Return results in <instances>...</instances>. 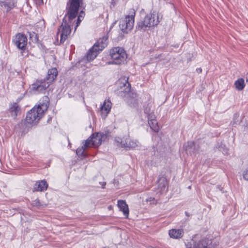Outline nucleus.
<instances>
[{"instance_id": "nucleus-1", "label": "nucleus", "mask_w": 248, "mask_h": 248, "mask_svg": "<svg viewBox=\"0 0 248 248\" xmlns=\"http://www.w3.org/2000/svg\"><path fill=\"white\" fill-rule=\"evenodd\" d=\"M84 7L83 0H68L66 14L57 32V36L59 34L60 35L59 44L63 43L67 39L71 32V27H74L75 31L76 30L85 16L84 12L82 10L77 17L78 13Z\"/></svg>"}, {"instance_id": "nucleus-2", "label": "nucleus", "mask_w": 248, "mask_h": 248, "mask_svg": "<svg viewBox=\"0 0 248 248\" xmlns=\"http://www.w3.org/2000/svg\"><path fill=\"white\" fill-rule=\"evenodd\" d=\"M49 99L48 96H44L40 100L38 106H35L27 114L26 121L28 124H36L43 117L45 111L48 108Z\"/></svg>"}, {"instance_id": "nucleus-3", "label": "nucleus", "mask_w": 248, "mask_h": 248, "mask_svg": "<svg viewBox=\"0 0 248 248\" xmlns=\"http://www.w3.org/2000/svg\"><path fill=\"white\" fill-rule=\"evenodd\" d=\"M159 13L154 11L147 15L143 20L139 21L136 26V29L140 31H146L147 28H150L158 25L161 19Z\"/></svg>"}, {"instance_id": "nucleus-4", "label": "nucleus", "mask_w": 248, "mask_h": 248, "mask_svg": "<svg viewBox=\"0 0 248 248\" xmlns=\"http://www.w3.org/2000/svg\"><path fill=\"white\" fill-rule=\"evenodd\" d=\"M124 83H123V87L121 86V96L125 98L127 102L134 107H136L137 104V100L136 99L137 94L131 91L130 84L128 82V78L124 79Z\"/></svg>"}, {"instance_id": "nucleus-5", "label": "nucleus", "mask_w": 248, "mask_h": 248, "mask_svg": "<svg viewBox=\"0 0 248 248\" xmlns=\"http://www.w3.org/2000/svg\"><path fill=\"white\" fill-rule=\"evenodd\" d=\"M110 55L113 60L112 63L121 64L124 63L127 58L124 50L120 47L113 48L110 51Z\"/></svg>"}, {"instance_id": "nucleus-6", "label": "nucleus", "mask_w": 248, "mask_h": 248, "mask_svg": "<svg viewBox=\"0 0 248 248\" xmlns=\"http://www.w3.org/2000/svg\"><path fill=\"white\" fill-rule=\"evenodd\" d=\"M106 138V135L103 133L93 134L90 138L85 140V146H90V147H98Z\"/></svg>"}, {"instance_id": "nucleus-7", "label": "nucleus", "mask_w": 248, "mask_h": 248, "mask_svg": "<svg viewBox=\"0 0 248 248\" xmlns=\"http://www.w3.org/2000/svg\"><path fill=\"white\" fill-rule=\"evenodd\" d=\"M115 141L118 143V145H120L122 147L129 149L135 148L139 145V142L137 140L130 139L128 136H124L123 138L116 137Z\"/></svg>"}, {"instance_id": "nucleus-8", "label": "nucleus", "mask_w": 248, "mask_h": 248, "mask_svg": "<svg viewBox=\"0 0 248 248\" xmlns=\"http://www.w3.org/2000/svg\"><path fill=\"white\" fill-rule=\"evenodd\" d=\"M106 46V43H103L102 40H99L87 53L86 56L87 60L91 61L94 59L99 51L102 50Z\"/></svg>"}, {"instance_id": "nucleus-9", "label": "nucleus", "mask_w": 248, "mask_h": 248, "mask_svg": "<svg viewBox=\"0 0 248 248\" xmlns=\"http://www.w3.org/2000/svg\"><path fill=\"white\" fill-rule=\"evenodd\" d=\"M134 25V15H127L120 22V27L122 31L127 33L130 31Z\"/></svg>"}, {"instance_id": "nucleus-10", "label": "nucleus", "mask_w": 248, "mask_h": 248, "mask_svg": "<svg viewBox=\"0 0 248 248\" xmlns=\"http://www.w3.org/2000/svg\"><path fill=\"white\" fill-rule=\"evenodd\" d=\"M49 84L45 80H37L32 84L30 88L31 91L34 93H44L49 86Z\"/></svg>"}, {"instance_id": "nucleus-11", "label": "nucleus", "mask_w": 248, "mask_h": 248, "mask_svg": "<svg viewBox=\"0 0 248 248\" xmlns=\"http://www.w3.org/2000/svg\"><path fill=\"white\" fill-rule=\"evenodd\" d=\"M198 235L193 237L190 244L186 245V248H208L209 240L206 238L198 240Z\"/></svg>"}, {"instance_id": "nucleus-12", "label": "nucleus", "mask_w": 248, "mask_h": 248, "mask_svg": "<svg viewBox=\"0 0 248 248\" xmlns=\"http://www.w3.org/2000/svg\"><path fill=\"white\" fill-rule=\"evenodd\" d=\"M14 44L20 49H25L27 43L26 36L22 33L16 34L13 40Z\"/></svg>"}, {"instance_id": "nucleus-13", "label": "nucleus", "mask_w": 248, "mask_h": 248, "mask_svg": "<svg viewBox=\"0 0 248 248\" xmlns=\"http://www.w3.org/2000/svg\"><path fill=\"white\" fill-rule=\"evenodd\" d=\"M148 124L153 131L157 132L159 130V127L158 125V123L155 119V116L154 114H151L150 117L148 118Z\"/></svg>"}, {"instance_id": "nucleus-14", "label": "nucleus", "mask_w": 248, "mask_h": 248, "mask_svg": "<svg viewBox=\"0 0 248 248\" xmlns=\"http://www.w3.org/2000/svg\"><path fill=\"white\" fill-rule=\"evenodd\" d=\"M111 108V103L109 100H105L101 108L102 117L105 118L109 112Z\"/></svg>"}, {"instance_id": "nucleus-15", "label": "nucleus", "mask_w": 248, "mask_h": 248, "mask_svg": "<svg viewBox=\"0 0 248 248\" xmlns=\"http://www.w3.org/2000/svg\"><path fill=\"white\" fill-rule=\"evenodd\" d=\"M57 75L58 71L56 68H53L49 69L48 71L47 76L46 78V82L50 84L54 80Z\"/></svg>"}, {"instance_id": "nucleus-16", "label": "nucleus", "mask_w": 248, "mask_h": 248, "mask_svg": "<svg viewBox=\"0 0 248 248\" xmlns=\"http://www.w3.org/2000/svg\"><path fill=\"white\" fill-rule=\"evenodd\" d=\"M169 234L172 238L180 239L184 235V231L183 229H171L169 231Z\"/></svg>"}, {"instance_id": "nucleus-17", "label": "nucleus", "mask_w": 248, "mask_h": 248, "mask_svg": "<svg viewBox=\"0 0 248 248\" xmlns=\"http://www.w3.org/2000/svg\"><path fill=\"white\" fill-rule=\"evenodd\" d=\"M118 206L120 210L122 211L124 215L127 217L129 214V209L126 202L123 200H119L118 201Z\"/></svg>"}, {"instance_id": "nucleus-18", "label": "nucleus", "mask_w": 248, "mask_h": 248, "mask_svg": "<svg viewBox=\"0 0 248 248\" xmlns=\"http://www.w3.org/2000/svg\"><path fill=\"white\" fill-rule=\"evenodd\" d=\"M48 186V185L45 180L41 182H37L34 186V189L35 191H43L46 190Z\"/></svg>"}, {"instance_id": "nucleus-19", "label": "nucleus", "mask_w": 248, "mask_h": 248, "mask_svg": "<svg viewBox=\"0 0 248 248\" xmlns=\"http://www.w3.org/2000/svg\"><path fill=\"white\" fill-rule=\"evenodd\" d=\"M20 108L17 103H14L10 108V112L12 116L16 118L19 113Z\"/></svg>"}, {"instance_id": "nucleus-20", "label": "nucleus", "mask_w": 248, "mask_h": 248, "mask_svg": "<svg viewBox=\"0 0 248 248\" xmlns=\"http://www.w3.org/2000/svg\"><path fill=\"white\" fill-rule=\"evenodd\" d=\"M168 185V182L164 177H161L158 180V186L160 190L163 191L165 190Z\"/></svg>"}, {"instance_id": "nucleus-21", "label": "nucleus", "mask_w": 248, "mask_h": 248, "mask_svg": "<svg viewBox=\"0 0 248 248\" xmlns=\"http://www.w3.org/2000/svg\"><path fill=\"white\" fill-rule=\"evenodd\" d=\"M0 6L3 7L7 11H9L15 7V3L13 1L6 2L5 1L0 0Z\"/></svg>"}, {"instance_id": "nucleus-22", "label": "nucleus", "mask_w": 248, "mask_h": 248, "mask_svg": "<svg viewBox=\"0 0 248 248\" xmlns=\"http://www.w3.org/2000/svg\"><path fill=\"white\" fill-rule=\"evenodd\" d=\"M235 86L236 88L238 90H242L245 87L244 79L239 78L235 82Z\"/></svg>"}, {"instance_id": "nucleus-23", "label": "nucleus", "mask_w": 248, "mask_h": 248, "mask_svg": "<svg viewBox=\"0 0 248 248\" xmlns=\"http://www.w3.org/2000/svg\"><path fill=\"white\" fill-rule=\"evenodd\" d=\"M90 146H85V143L84 145L81 147H79L77 149L76 151V153L78 155L81 156H84L85 155V154L84 153L86 148H89Z\"/></svg>"}, {"instance_id": "nucleus-24", "label": "nucleus", "mask_w": 248, "mask_h": 248, "mask_svg": "<svg viewBox=\"0 0 248 248\" xmlns=\"http://www.w3.org/2000/svg\"><path fill=\"white\" fill-rule=\"evenodd\" d=\"M186 150L189 153H193L195 151V143L192 141L187 142V145L186 147Z\"/></svg>"}, {"instance_id": "nucleus-25", "label": "nucleus", "mask_w": 248, "mask_h": 248, "mask_svg": "<svg viewBox=\"0 0 248 248\" xmlns=\"http://www.w3.org/2000/svg\"><path fill=\"white\" fill-rule=\"evenodd\" d=\"M144 112L147 115V118H149L151 114H154L153 112L151 110L150 107H148L144 108Z\"/></svg>"}, {"instance_id": "nucleus-26", "label": "nucleus", "mask_w": 248, "mask_h": 248, "mask_svg": "<svg viewBox=\"0 0 248 248\" xmlns=\"http://www.w3.org/2000/svg\"><path fill=\"white\" fill-rule=\"evenodd\" d=\"M241 120L239 118V116L237 114H235L234 115V119L233 121V125L237 124L240 123Z\"/></svg>"}, {"instance_id": "nucleus-27", "label": "nucleus", "mask_w": 248, "mask_h": 248, "mask_svg": "<svg viewBox=\"0 0 248 248\" xmlns=\"http://www.w3.org/2000/svg\"><path fill=\"white\" fill-rule=\"evenodd\" d=\"M243 175L244 178L248 181V169L243 172Z\"/></svg>"}, {"instance_id": "nucleus-28", "label": "nucleus", "mask_w": 248, "mask_h": 248, "mask_svg": "<svg viewBox=\"0 0 248 248\" xmlns=\"http://www.w3.org/2000/svg\"><path fill=\"white\" fill-rule=\"evenodd\" d=\"M35 2L37 5H41L43 4V0H35Z\"/></svg>"}, {"instance_id": "nucleus-29", "label": "nucleus", "mask_w": 248, "mask_h": 248, "mask_svg": "<svg viewBox=\"0 0 248 248\" xmlns=\"http://www.w3.org/2000/svg\"><path fill=\"white\" fill-rule=\"evenodd\" d=\"M34 204H35V205H38L39 204V202L38 200H35L34 201Z\"/></svg>"}, {"instance_id": "nucleus-30", "label": "nucleus", "mask_w": 248, "mask_h": 248, "mask_svg": "<svg viewBox=\"0 0 248 248\" xmlns=\"http://www.w3.org/2000/svg\"><path fill=\"white\" fill-rule=\"evenodd\" d=\"M100 184L102 185V187L103 188H105V186L106 185V183L105 182H102V183H100Z\"/></svg>"}, {"instance_id": "nucleus-31", "label": "nucleus", "mask_w": 248, "mask_h": 248, "mask_svg": "<svg viewBox=\"0 0 248 248\" xmlns=\"http://www.w3.org/2000/svg\"><path fill=\"white\" fill-rule=\"evenodd\" d=\"M246 82L248 84V73L246 75Z\"/></svg>"}, {"instance_id": "nucleus-32", "label": "nucleus", "mask_w": 248, "mask_h": 248, "mask_svg": "<svg viewBox=\"0 0 248 248\" xmlns=\"http://www.w3.org/2000/svg\"><path fill=\"white\" fill-rule=\"evenodd\" d=\"M197 71H199V72H202V69L201 68H199L198 69H197Z\"/></svg>"}, {"instance_id": "nucleus-33", "label": "nucleus", "mask_w": 248, "mask_h": 248, "mask_svg": "<svg viewBox=\"0 0 248 248\" xmlns=\"http://www.w3.org/2000/svg\"><path fill=\"white\" fill-rule=\"evenodd\" d=\"M55 44H56V45H59V41H58V40H57V43H55Z\"/></svg>"}, {"instance_id": "nucleus-34", "label": "nucleus", "mask_w": 248, "mask_h": 248, "mask_svg": "<svg viewBox=\"0 0 248 248\" xmlns=\"http://www.w3.org/2000/svg\"><path fill=\"white\" fill-rule=\"evenodd\" d=\"M186 216H188V214H187V213L186 212Z\"/></svg>"}, {"instance_id": "nucleus-35", "label": "nucleus", "mask_w": 248, "mask_h": 248, "mask_svg": "<svg viewBox=\"0 0 248 248\" xmlns=\"http://www.w3.org/2000/svg\"><path fill=\"white\" fill-rule=\"evenodd\" d=\"M50 120H51V118H50V119H48V122L49 121H50Z\"/></svg>"}]
</instances>
